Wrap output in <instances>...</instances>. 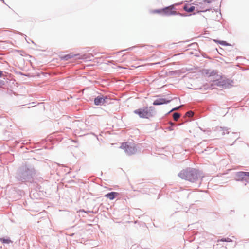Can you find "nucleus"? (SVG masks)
Here are the masks:
<instances>
[{
    "instance_id": "4be33fe9",
    "label": "nucleus",
    "mask_w": 249,
    "mask_h": 249,
    "mask_svg": "<svg viewBox=\"0 0 249 249\" xmlns=\"http://www.w3.org/2000/svg\"><path fill=\"white\" fill-rule=\"evenodd\" d=\"M175 15H179L180 16H182V17H185L186 16V14H182V13H180L179 12H177V14H176Z\"/></svg>"
},
{
    "instance_id": "cd10ccee",
    "label": "nucleus",
    "mask_w": 249,
    "mask_h": 249,
    "mask_svg": "<svg viewBox=\"0 0 249 249\" xmlns=\"http://www.w3.org/2000/svg\"><path fill=\"white\" fill-rule=\"evenodd\" d=\"M169 129L170 130H173V129L171 128V127H170L169 128Z\"/></svg>"
},
{
    "instance_id": "0eeeda50",
    "label": "nucleus",
    "mask_w": 249,
    "mask_h": 249,
    "mask_svg": "<svg viewBox=\"0 0 249 249\" xmlns=\"http://www.w3.org/2000/svg\"><path fill=\"white\" fill-rule=\"evenodd\" d=\"M175 9V5L173 4L162 9L163 15L166 16L175 15L177 12L174 11Z\"/></svg>"
},
{
    "instance_id": "f8f14e48",
    "label": "nucleus",
    "mask_w": 249,
    "mask_h": 249,
    "mask_svg": "<svg viewBox=\"0 0 249 249\" xmlns=\"http://www.w3.org/2000/svg\"><path fill=\"white\" fill-rule=\"evenodd\" d=\"M119 195L118 192H111L107 194L105 196L109 199L110 200H113L116 196Z\"/></svg>"
},
{
    "instance_id": "4468645a",
    "label": "nucleus",
    "mask_w": 249,
    "mask_h": 249,
    "mask_svg": "<svg viewBox=\"0 0 249 249\" xmlns=\"http://www.w3.org/2000/svg\"><path fill=\"white\" fill-rule=\"evenodd\" d=\"M214 41L215 42H217L219 44H220L222 45H223V46H225L230 45V44L229 43H228V42H227L225 41L214 40Z\"/></svg>"
},
{
    "instance_id": "1a4fd4ad",
    "label": "nucleus",
    "mask_w": 249,
    "mask_h": 249,
    "mask_svg": "<svg viewBox=\"0 0 249 249\" xmlns=\"http://www.w3.org/2000/svg\"><path fill=\"white\" fill-rule=\"evenodd\" d=\"M247 172L240 171L236 173L235 175V179L237 181H246L247 177Z\"/></svg>"
},
{
    "instance_id": "dca6fc26",
    "label": "nucleus",
    "mask_w": 249,
    "mask_h": 249,
    "mask_svg": "<svg viewBox=\"0 0 249 249\" xmlns=\"http://www.w3.org/2000/svg\"><path fill=\"white\" fill-rule=\"evenodd\" d=\"M0 241L2 243H6V244H9V243L12 242V241H11V240L10 239H5L4 238H1L0 239Z\"/></svg>"
},
{
    "instance_id": "aec40b11",
    "label": "nucleus",
    "mask_w": 249,
    "mask_h": 249,
    "mask_svg": "<svg viewBox=\"0 0 249 249\" xmlns=\"http://www.w3.org/2000/svg\"><path fill=\"white\" fill-rule=\"evenodd\" d=\"M79 212L80 213L83 212V213H94L93 211H86L84 209L80 210Z\"/></svg>"
},
{
    "instance_id": "7ed1b4c3",
    "label": "nucleus",
    "mask_w": 249,
    "mask_h": 249,
    "mask_svg": "<svg viewBox=\"0 0 249 249\" xmlns=\"http://www.w3.org/2000/svg\"><path fill=\"white\" fill-rule=\"evenodd\" d=\"M134 113L139 115L141 118L149 119L154 117L156 113L155 108L153 106L144 107L134 111Z\"/></svg>"
},
{
    "instance_id": "b1692460",
    "label": "nucleus",
    "mask_w": 249,
    "mask_h": 249,
    "mask_svg": "<svg viewBox=\"0 0 249 249\" xmlns=\"http://www.w3.org/2000/svg\"><path fill=\"white\" fill-rule=\"evenodd\" d=\"M86 58L85 57V55L82 56L81 57H78V59H85Z\"/></svg>"
},
{
    "instance_id": "c756f323",
    "label": "nucleus",
    "mask_w": 249,
    "mask_h": 249,
    "mask_svg": "<svg viewBox=\"0 0 249 249\" xmlns=\"http://www.w3.org/2000/svg\"><path fill=\"white\" fill-rule=\"evenodd\" d=\"M179 4H180V3H177V4H176L175 5H179Z\"/></svg>"
},
{
    "instance_id": "c85d7f7f",
    "label": "nucleus",
    "mask_w": 249,
    "mask_h": 249,
    "mask_svg": "<svg viewBox=\"0 0 249 249\" xmlns=\"http://www.w3.org/2000/svg\"><path fill=\"white\" fill-rule=\"evenodd\" d=\"M171 124V126H173V125H174V124H173V123H171V124Z\"/></svg>"
},
{
    "instance_id": "6ab92c4d",
    "label": "nucleus",
    "mask_w": 249,
    "mask_h": 249,
    "mask_svg": "<svg viewBox=\"0 0 249 249\" xmlns=\"http://www.w3.org/2000/svg\"><path fill=\"white\" fill-rule=\"evenodd\" d=\"M181 106H178V107H176L173 108H172L170 111H169L168 112L167 114H169L170 113H171V112H172L173 111H175V110H178V109H179L180 107H181Z\"/></svg>"
},
{
    "instance_id": "f03ea898",
    "label": "nucleus",
    "mask_w": 249,
    "mask_h": 249,
    "mask_svg": "<svg viewBox=\"0 0 249 249\" xmlns=\"http://www.w3.org/2000/svg\"><path fill=\"white\" fill-rule=\"evenodd\" d=\"M178 176L182 179L191 182H196L199 178H201L202 180L203 177L199 170L193 168H187L183 170L178 173Z\"/></svg>"
},
{
    "instance_id": "39448f33",
    "label": "nucleus",
    "mask_w": 249,
    "mask_h": 249,
    "mask_svg": "<svg viewBox=\"0 0 249 249\" xmlns=\"http://www.w3.org/2000/svg\"><path fill=\"white\" fill-rule=\"evenodd\" d=\"M233 80L229 79H222L216 80L213 81V84L218 87L226 89L230 88L232 86Z\"/></svg>"
},
{
    "instance_id": "f3484780",
    "label": "nucleus",
    "mask_w": 249,
    "mask_h": 249,
    "mask_svg": "<svg viewBox=\"0 0 249 249\" xmlns=\"http://www.w3.org/2000/svg\"><path fill=\"white\" fill-rule=\"evenodd\" d=\"M218 242H219V241H222V242H232V240L229 238H221V239H219V240H218L217 241Z\"/></svg>"
},
{
    "instance_id": "7c9ffc66",
    "label": "nucleus",
    "mask_w": 249,
    "mask_h": 249,
    "mask_svg": "<svg viewBox=\"0 0 249 249\" xmlns=\"http://www.w3.org/2000/svg\"><path fill=\"white\" fill-rule=\"evenodd\" d=\"M26 37H27V36L26 35L23 34Z\"/></svg>"
},
{
    "instance_id": "2f4dec72",
    "label": "nucleus",
    "mask_w": 249,
    "mask_h": 249,
    "mask_svg": "<svg viewBox=\"0 0 249 249\" xmlns=\"http://www.w3.org/2000/svg\"><path fill=\"white\" fill-rule=\"evenodd\" d=\"M19 34H20V35H22V33H19ZM23 34H22V35H23Z\"/></svg>"
},
{
    "instance_id": "a211bd4d",
    "label": "nucleus",
    "mask_w": 249,
    "mask_h": 249,
    "mask_svg": "<svg viewBox=\"0 0 249 249\" xmlns=\"http://www.w3.org/2000/svg\"><path fill=\"white\" fill-rule=\"evenodd\" d=\"M153 13L163 14V12H162V9L155 10L153 11Z\"/></svg>"
},
{
    "instance_id": "20e7f679",
    "label": "nucleus",
    "mask_w": 249,
    "mask_h": 249,
    "mask_svg": "<svg viewBox=\"0 0 249 249\" xmlns=\"http://www.w3.org/2000/svg\"><path fill=\"white\" fill-rule=\"evenodd\" d=\"M199 0L194 1L193 4L196 6L197 13L205 12L210 11L212 9L210 7L209 4L212 3L211 0H204L199 2Z\"/></svg>"
},
{
    "instance_id": "ddd939ff",
    "label": "nucleus",
    "mask_w": 249,
    "mask_h": 249,
    "mask_svg": "<svg viewBox=\"0 0 249 249\" xmlns=\"http://www.w3.org/2000/svg\"><path fill=\"white\" fill-rule=\"evenodd\" d=\"M183 9L187 12H192L195 9L196 10V7L194 6H191L190 7H188L187 5H185L183 7Z\"/></svg>"
},
{
    "instance_id": "2eb2a0df",
    "label": "nucleus",
    "mask_w": 249,
    "mask_h": 249,
    "mask_svg": "<svg viewBox=\"0 0 249 249\" xmlns=\"http://www.w3.org/2000/svg\"><path fill=\"white\" fill-rule=\"evenodd\" d=\"M181 114L178 112H175L173 114V117L175 121H177L180 117Z\"/></svg>"
},
{
    "instance_id": "473e14b6",
    "label": "nucleus",
    "mask_w": 249,
    "mask_h": 249,
    "mask_svg": "<svg viewBox=\"0 0 249 249\" xmlns=\"http://www.w3.org/2000/svg\"><path fill=\"white\" fill-rule=\"evenodd\" d=\"M19 34H20V35H22V33H19ZM23 34H22V35H23Z\"/></svg>"
},
{
    "instance_id": "423d86ee",
    "label": "nucleus",
    "mask_w": 249,
    "mask_h": 249,
    "mask_svg": "<svg viewBox=\"0 0 249 249\" xmlns=\"http://www.w3.org/2000/svg\"><path fill=\"white\" fill-rule=\"evenodd\" d=\"M120 148L124 149L125 153L129 155L135 154L137 151V149L134 143H130L128 144L126 142H124L122 144Z\"/></svg>"
},
{
    "instance_id": "f257e3e1",
    "label": "nucleus",
    "mask_w": 249,
    "mask_h": 249,
    "mask_svg": "<svg viewBox=\"0 0 249 249\" xmlns=\"http://www.w3.org/2000/svg\"><path fill=\"white\" fill-rule=\"evenodd\" d=\"M36 172L33 165L26 163L18 168L15 173V178L21 182H32Z\"/></svg>"
},
{
    "instance_id": "bb28decb",
    "label": "nucleus",
    "mask_w": 249,
    "mask_h": 249,
    "mask_svg": "<svg viewBox=\"0 0 249 249\" xmlns=\"http://www.w3.org/2000/svg\"><path fill=\"white\" fill-rule=\"evenodd\" d=\"M247 177H249V172H247Z\"/></svg>"
},
{
    "instance_id": "9b49d317",
    "label": "nucleus",
    "mask_w": 249,
    "mask_h": 249,
    "mask_svg": "<svg viewBox=\"0 0 249 249\" xmlns=\"http://www.w3.org/2000/svg\"><path fill=\"white\" fill-rule=\"evenodd\" d=\"M80 54L79 53L74 54L73 53H70L69 54L65 55L61 57V59L62 60L67 61L70 59H71L74 57L79 56Z\"/></svg>"
},
{
    "instance_id": "393cba45",
    "label": "nucleus",
    "mask_w": 249,
    "mask_h": 249,
    "mask_svg": "<svg viewBox=\"0 0 249 249\" xmlns=\"http://www.w3.org/2000/svg\"><path fill=\"white\" fill-rule=\"evenodd\" d=\"M3 75V71L0 70V77H1Z\"/></svg>"
},
{
    "instance_id": "9d476101",
    "label": "nucleus",
    "mask_w": 249,
    "mask_h": 249,
    "mask_svg": "<svg viewBox=\"0 0 249 249\" xmlns=\"http://www.w3.org/2000/svg\"><path fill=\"white\" fill-rule=\"evenodd\" d=\"M171 101V100H167L165 98H158L153 102V105L154 106H158L163 104H167L170 103Z\"/></svg>"
},
{
    "instance_id": "412c9836",
    "label": "nucleus",
    "mask_w": 249,
    "mask_h": 249,
    "mask_svg": "<svg viewBox=\"0 0 249 249\" xmlns=\"http://www.w3.org/2000/svg\"><path fill=\"white\" fill-rule=\"evenodd\" d=\"M220 131H223V132H222V135H224L225 134V132L224 131H228V128H226V127H220Z\"/></svg>"
},
{
    "instance_id": "6e6552de",
    "label": "nucleus",
    "mask_w": 249,
    "mask_h": 249,
    "mask_svg": "<svg viewBox=\"0 0 249 249\" xmlns=\"http://www.w3.org/2000/svg\"><path fill=\"white\" fill-rule=\"evenodd\" d=\"M107 96H98L94 99V104L96 106H102L106 103Z\"/></svg>"
},
{
    "instance_id": "a878e982",
    "label": "nucleus",
    "mask_w": 249,
    "mask_h": 249,
    "mask_svg": "<svg viewBox=\"0 0 249 249\" xmlns=\"http://www.w3.org/2000/svg\"><path fill=\"white\" fill-rule=\"evenodd\" d=\"M3 82H4L3 81L0 80V88L1 87V84H3Z\"/></svg>"
},
{
    "instance_id": "5701e85b",
    "label": "nucleus",
    "mask_w": 249,
    "mask_h": 249,
    "mask_svg": "<svg viewBox=\"0 0 249 249\" xmlns=\"http://www.w3.org/2000/svg\"><path fill=\"white\" fill-rule=\"evenodd\" d=\"M135 47H129L126 49H125V50H123L122 51H131V50H132V49L134 48Z\"/></svg>"
}]
</instances>
